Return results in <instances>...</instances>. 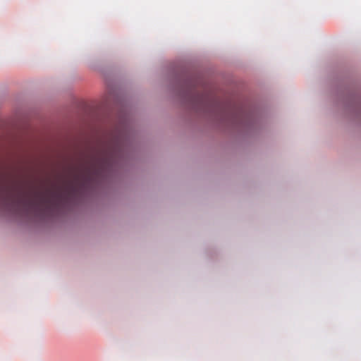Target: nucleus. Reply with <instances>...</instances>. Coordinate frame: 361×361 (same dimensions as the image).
<instances>
[{
    "label": "nucleus",
    "instance_id": "f257e3e1",
    "mask_svg": "<svg viewBox=\"0 0 361 361\" xmlns=\"http://www.w3.org/2000/svg\"><path fill=\"white\" fill-rule=\"evenodd\" d=\"M121 154L116 142L93 156L71 172L60 183L44 188H25L0 180V206L17 214L50 216L103 178Z\"/></svg>",
    "mask_w": 361,
    "mask_h": 361
},
{
    "label": "nucleus",
    "instance_id": "f03ea898",
    "mask_svg": "<svg viewBox=\"0 0 361 361\" xmlns=\"http://www.w3.org/2000/svg\"><path fill=\"white\" fill-rule=\"evenodd\" d=\"M215 111H219L221 116L233 124L243 123L247 117V114L242 106L229 105L223 106L219 103H215Z\"/></svg>",
    "mask_w": 361,
    "mask_h": 361
}]
</instances>
